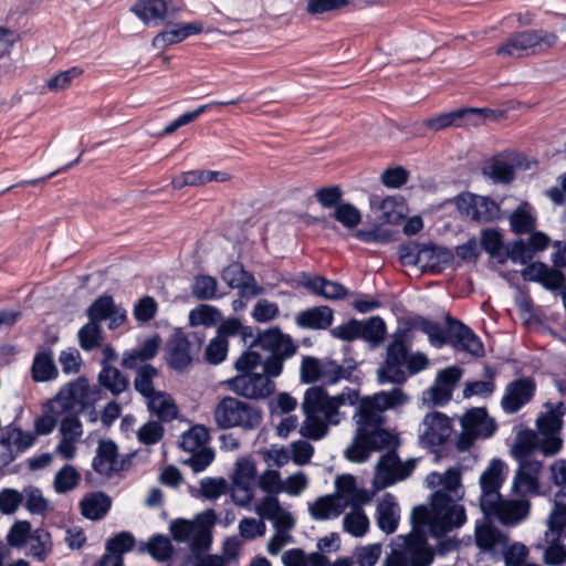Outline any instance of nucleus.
<instances>
[{
	"label": "nucleus",
	"instance_id": "nucleus-40",
	"mask_svg": "<svg viewBox=\"0 0 566 566\" xmlns=\"http://www.w3.org/2000/svg\"><path fill=\"white\" fill-rule=\"evenodd\" d=\"M146 399L150 412L156 415L161 421H170L177 417L178 408L166 392L155 391Z\"/></svg>",
	"mask_w": 566,
	"mask_h": 566
},
{
	"label": "nucleus",
	"instance_id": "nucleus-8",
	"mask_svg": "<svg viewBox=\"0 0 566 566\" xmlns=\"http://www.w3.org/2000/svg\"><path fill=\"white\" fill-rule=\"evenodd\" d=\"M557 35L544 30H527L509 38L496 50L504 57H521L528 54L545 52L557 42Z\"/></svg>",
	"mask_w": 566,
	"mask_h": 566
},
{
	"label": "nucleus",
	"instance_id": "nucleus-1",
	"mask_svg": "<svg viewBox=\"0 0 566 566\" xmlns=\"http://www.w3.org/2000/svg\"><path fill=\"white\" fill-rule=\"evenodd\" d=\"M429 489H437L431 495L430 507L416 506L410 515L411 532L397 536L382 566H429L433 552L427 544L429 536L440 538L465 521V510L458 502L464 491L459 468H449L443 473L431 472L426 478Z\"/></svg>",
	"mask_w": 566,
	"mask_h": 566
},
{
	"label": "nucleus",
	"instance_id": "nucleus-12",
	"mask_svg": "<svg viewBox=\"0 0 566 566\" xmlns=\"http://www.w3.org/2000/svg\"><path fill=\"white\" fill-rule=\"evenodd\" d=\"M418 464L417 458L401 460L396 451H388L380 457L374 476L377 490L386 489L397 482L408 479Z\"/></svg>",
	"mask_w": 566,
	"mask_h": 566
},
{
	"label": "nucleus",
	"instance_id": "nucleus-3",
	"mask_svg": "<svg viewBox=\"0 0 566 566\" xmlns=\"http://www.w3.org/2000/svg\"><path fill=\"white\" fill-rule=\"evenodd\" d=\"M547 411L536 419L537 433L532 430L520 431L511 453L518 462L530 460L528 455L541 450L545 455H554L563 447L560 430L566 406L563 402L547 403Z\"/></svg>",
	"mask_w": 566,
	"mask_h": 566
},
{
	"label": "nucleus",
	"instance_id": "nucleus-5",
	"mask_svg": "<svg viewBox=\"0 0 566 566\" xmlns=\"http://www.w3.org/2000/svg\"><path fill=\"white\" fill-rule=\"evenodd\" d=\"M357 428L352 443L345 449V458L352 462H365L371 451H378L397 443L395 434L382 428L384 418L357 415Z\"/></svg>",
	"mask_w": 566,
	"mask_h": 566
},
{
	"label": "nucleus",
	"instance_id": "nucleus-25",
	"mask_svg": "<svg viewBox=\"0 0 566 566\" xmlns=\"http://www.w3.org/2000/svg\"><path fill=\"white\" fill-rule=\"evenodd\" d=\"M474 539L481 552L497 556L507 544L509 536L484 517L475 525Z\"/></svg>",
	"mask_w": 566,
	"mask_h": 566
},
{
	"label": "nucleus",
	"instance_id": "nucleus-18",
	"mask_svg": "<svg viewBox=\"0 0 566 566\" xmlns=\"http://www.w3.org/2000/svg\"><path fill=\"white\" fill-rule=\"evenodd\" d=\"M344 369L332 360H319L314 357H306L302 361V380L307 384L322 382L335 385L344 377Z\"/></svg>",
	"mask_w": 566,
	"mask_h": 566
},
{
	"label": "nucleus",
	"instance_id": "nucleus-61",
	"mask_svg": "<svg viewBox=\"0 0 566 566\" xmlns=\"http://www.w3.org/2000/svg\"><path fill=\"white\" fill-rule=\"evenodd\" d=\"M333 218L346 228H355L361 222L360 211L348 202H342L332 213Z\"/></svg>",
	"mask_w": 566,
	"mask_h": 566
},
{
	"label": "nucleus",
	"instance_id": "nucleus-60",
	"mask_svg": "<svg viewBox=\"0 0 566 566\" xmlns=\"http://www.w3.org/2000/svg\"><path fill=\"white\" fill-rule=\"evenodd\" d=\"M335 496H339L340 501L347 504H356L358 501V490L354 476L342 475L335 481Z\"/></svg>",
	"mask_w": 566,
	"mask_h": 566
},
{
	"label": "nucleus",
	"instance_id": "nucleus-42",
	"mask_svg": "<svg viewBox=\"0 0 566 566\" xmlns=\"http://www.w3.org/2000/svg\"><path fill=\"white\" fill-rule=\"evenodd\" d=\"M536 221L535 209L528 202H522L510 216L511 229L517 234L532 232Z\"/></svg>",
	"mask_w": 566,
	"mask_h": 566
},
{
	"label": "nucleus",
	"instance_id": "nucleus-62",
	"mask_svg": "<svg viewBox=\"0 0 566 566\" xmlns=\"http://www.w3.org/2000/svg\"><path fill=\"white\" fill-rule=\"evenodd\" d=\"M528 548L520 542L505 544L504 549L500 552L504 559L505 566H523L528 556Z\"/></svg>",
	"mask_w": 566,
	"mask_h": 566
},
{
	"label": "nucleus",
	"instance_id": "nucleus-11",
	"mask_svg": "<svg viewBox=\"0 0 566 566\" xmlns=\"http://www.w3.org/2000/svg\"><path fill=\"white\" fill-rule=\"evenodd\" d=\"M460 422L462 431L457 440L460 451L469 450L478 439L492 437L496 430L495 421L484 408H473L467 411Z\"/></svg>",
	"mask_w": 566,
	"mask_h": 566
},
{
	"label": "nucleus",
	"instance_id": "nucleus-9",
	"mask_svg": "<svg viewBox=\"0 0 566 566\" xmlns=\"http://www.w3.org/2000/svg\"><path fill=\"white\" fill-rule=\"evenodd\" d=\"M7 542L12 547H25L27 555L40 562L44 560L52 551L50 533L43 528L31 530L27 521H18L11 526Z\"/></svg>",
	"mask_w": 566,
	"mask_h": 566
},
{
	"label": "nucleus",
	"instance_id": "nucleus-58",
	"mask_svg": "<svg viewBox=\"0 0 566 566\" xmlns=\"http://www.w3.org/2000/svg\"><path fill=\"white\" fill-rule=\"evenodd\" d=\"M80 346L84 350H92L101 345L102 329L97 322L88 319V322L78 331Z\"/></svg>",
	"mask_w": 566,
	"mask_h": 566
},
{
	"label": "nucleus",
	"instance_id": "nucleus-41",
	"mask_svg": "<svg viewBox=\"0 0 566 566\" xmlns=\"http://www.w3.org/2000/svg\"><path fill=\"white\" fill-rule=\"evenodd\" d=\"M345 503L339 496L325 495L318 497L311 506L310 511L315 520H329L339 516L345 510Z\"/></svg>",
	"mask_w": 566,
	"mask_h": 566
},
{
	"label": "nucleus",
	"instance_id": "nucleus-4",
	"mask_svg": "<svg viewBox=\"0 0 566 566\" xmlns=\"http://www.w3.org/2000/svg\"><path fill=\"white\" fill-rule=\"evenodd\" d=\"M266 464V470L259 476L258 486L266 493V496L256 507L258 514L268 520H273L277 530L276 539L281 541L283 527V513L281 511L277 494L283 492V480L280 468L283 465V447L272 446L261 452ZM269 552L276 555L280 552V543H271Z\"/></svg>",
	"mask_w": 566,
	"mask_h": 566
},
{
	"label": "nucleus",
	"instance_id": "nucleus-27",
	"mask_svg": "<svg viewBox=\"0 0 566 566\" xmlns=\"http://www.w3.org/2000/svg\"><path fill=\"white\" fill-rule=\"evenodd\" d=\"M535 385L530 378H522L507 385L501 406L507 413L517 412L533 397Z\"/></svg>",
	"mask_w": 566,
	"mask_h": 566
},
{
	"label": "nucleus",
	"instance_id": "nucleus-48",
	"mask_svg": "<svg viewBox=\"0 0 566 566\" xmlns=\"http://www.w3.org/2000/svg\"><path fill=\"white\" fill-rule=\"evenodd\" d=\"M209 440V431L203 426H193L184 432L179 440V446L187 452H195L205 449Z\"/></svg>",
	"mask_w": 566,
	"mask_h": 566
},
{
	"label": "nucleus",
	"instance_id": "nucleus-16",
	"mask_svg": "<svg viewBox=\"0 0 566 566\" xmlns=\"http://www.w3.org/2000/svg\"><path fill=\"white\" fill-rule=\"evenodd\" d=\"M202 340L199 333H176L169 342V365L177 370L188 367L193 356L200 352Z\"/></svg>",
	"mask_w": 566,
	"mask_h": 566
},
{
	"label": "nucleus",
	"instance_id": "nucleus-14",
	"mask_svg": "<svg viewBox=\"0 0 566 566\" xmlns=\"http://www.w3.org/2000/svg\"><path fill=\"white\" fill-rule=\"evenodd\" d=\"M410 400V397L401 389L394 388L388 391H379L370 397H365L359 401L357 415L374 416L382 418L381 412L386 410H396Z\"/></svg>",
	"mask_w": 566,
	"mask_h": 566
},
{
	"label": "nucleus",
	"instance_id": "nucleus-33",
	"mask_svg": "<svg viewBox=\"0 0 566 566\" xmlns=\"http://www.w3.org/2000/svg\"><path fill=\"white\" fill-rule=\"evenodd\" d=\"M522 276L527 281L539 282L551 290L562 287L565 281L564 274L560 271L551 269L541 262L527 265L522 271Z\"/></svg>",
	"mask_w": 566,
	"mask_h": 566
},
{
	"label": "nucleus",
	"instance_id": "nucleus-51",
	"mask_svg": "<svg viewBox=\"0 0 566 566\" xmlns=\"http://www.w3.org/2000/svg\"><path fill=\"white\" fill-rule=\"evenodd\" d=\"M81 481V473L71 464L63 465L53 480L54 490L57 493H66L74 490Z\"/></svg>",
	"mask_w": 566,
	"mask_h": 566
},
{
	"label": "nucleus",
	"instance_id": "nucleus-46",
	"mask_svg": "<svg viewBox=\"0 0 566 566\" xmlns=\"http://www.w3.org/2000/svg\"><path fill=\"white\" fill-rule=\"evenodd\" d=\"M111 507V500L103 493H92L81 502L82 514L90 520L102 518Z\"/></svg>",
	"mask_w": 566,
	"mask_h": 566
},
{
	"label": "nucleus",
	"instance_id": "nucleus-29",
	"mask_svg": "<svg viewBox=\"0 0 566 566\" xmlns=\"http://www.w3.org/2000/svg\"><path fill=\"white\" fill-rule=\"evenodd\" d=\"M449 337L458 349L468 352L478 357L482 356L484 353L483 345L479 337L472 332V329L459 321L450 322Z\"/></svg>",
	"mask_w": 566,
	"mask_h": 566
},
{
	"label": "nucleus",
	"instance_id": "nucleus-54",
	"mask_svg": "<svg viewBox=\"0 0 566 566\" xmlns=\"http://www.w3.org/2000/svg\"><path fill=\"white\" fill-rule=\"evenodd\" d=\"M311 284V291L328 300H339L346 295V289L333 281H328L322 276H316L314 281L307 282Z\"/></svg>",
	"mask_w": 566,
	"mask_h": 566
},
{
	"label": "nucleus",
	"instance_id": "nucleus-22",
	"mask_svg": "<svg viewBox=\"0 0 566 566\" xmlns=\"http://www.w3.org/2000/svg\"><path fill=\"white\" fill-rule=\"evenodd\" d=\"M542 463L537 460H523L512 482V491L518 496L536 495L539 491Z\"/></svg>",
	"mask_w": 566,
	"mask_h": 566
},
{
	"label": "nucleus",
	"instance_id": "nucleus-13",
	"mask_svg": "<svg viewBox=\"0 0 566 566\" xmlns=\"http://www.w3.org/2000/svg\"><path fill=\"white\" fill-rule=\"evenodd\" d=\"M258 470L255 462L250 458L239 459L232 480L231 496L239 506H247L254 497L258 486Z\"/></svg>",
	"mask_w": 566,
	"mask_h": 566
},
{
	"label": "nucleus",
	"instance_id": "nucleus-30",
	"mask_svg": "<svg viewBox=\"0 0 566 566\" xmlns=\"http://www.w3.org/2000/svg\"><path fill=\"white\" fill-rule=\"evenodd\" d=\"M453 253L442 247L421 245L418 252V266L423 271L440 272L451 264Z\"/></svg>",
	"mask_w": 566,
	"mask_h": 566
},
{
	"label": "nucleus",
	"instance_id": "nucleus-43",
	"mask_svg": "<svg viewBox=\"0 0 566 566\" xmlns=\"http://www.w3.org/2000/svg\"><path fill=\"white\" fill-rule=\"evenodd\" d=\"M93 468L103 475L117 470V448L112 441H102L93 460Z\"/></svg>",
	"mask_w": 566,
	"mask_h": 566
},
{
	"label": "nucleus",
	"instance_id": "nucleus-32",
	"mask_svg": "<svg viewBox=\"0 0 566 566\" xmlns=\"http://www.w3.org/2000/svg\"><path fill=\"white\" fill-rule=\"evenodd\" d=\"M202 30L203 25L198 21L174 24L167 30L158 33L153 40V45L157 49H161L167 45L179 43L190 35L199 34Z\"/></svg>",
	"mask_w": 566,
	"mask_h": 566
},
{
	"label": "nucleus",
	"instance_id": "nucleus-19",
	"mask_svg": "<svg viewBox=\"0 0 566 566\" xmlns=\"http://www.w3.org/2000/svg\"><path fill=\"white\" fill-rule=\"evenodd\" d=\"M418 432L419 440L422 446H441L451 436L452 423L451 420L441 412H429L419 424Z\"/></svg>",
	"mask_w": 566,
	"mask_h": 566
},
{
	"label": "nucleus",
	"instance_id": "nucleus-24",
	"mask_svg": "<svg viewBox=\"0 0 566 566\" xmlns=\"http://www.w3.org/2000/svg\"><path fill=\"white\" fill-rule=\"evenodd\" d=\"M458 207L467 218L483 222L494 220L500 211L499 206L493 200L471 193L460 197Z\"/></svg>",
	"mask_w": 566,
	"mask_h": 566
},
{
	"label": "nucleus",
	"instance_id": "nucleus-57",
	"mask_svg": "<svg viewBox=\"0 0 566 566\" xmlns=\"http://www.w3.org/2000/svg\"><path fill=\"white\" fill-rule=\"evenodd\" d=\"M403 366V364L385 360L377 370L378 382L381 385L403 382L407 378Z\"/></svg>",
	"mask_w": 566,
	"mask_h": 566
},
{
	"label": "nucleus",
	"instance_id": "nucleus-28",
	"mask_svg": "<svg viewBox=\"0 0 566 566\" xmlns=\"http://www.w3.org/2000/svg\"><path fill=\"white\" fill-rule=\"evenodd\" d=\"M461 376L462 370L455 366L440 370L433 386L427 391L428 399L434 405L447 403L451 399L454 387L461 379Z\"/></svg>",
	"mask_w": 566,
	"mask_h": 566
},
{
	"label": "nucleus",
	"instance_id": "nucleus-34",
	"mask_svg": "<svg viewBox=\"0 0 566 566\" xmlns=\"http://www.w3.org/2000/svg\"><path fill=\"white\" fill-rule=\"evenodd\" d=\"M230 175L218 170H190L172 179L174 188L181 189L186 186H202L208 182H226L230 180Z\"/></svg>",
	"mask_w": 566,
	"mask_h": 566
},
{
	"label": "nucleus",
	"instance_id": "nucleus-7",
	"mask_svg": "<svg viewBox=\"0 0 566 566\" xmlns=\"http://www.w3.org/2000/svg\"><path fill=\"white\" fill-rule=\"evenodd\" d=\"M218 427L222 429L240 427L244 430H253L261 423L260 410L234 397L221 399L213 411Z\"/></svg>",
	"mask_w": 566,
	"mask_h": 566
},
{
	"label": "nucleus",
	"instance_id": "nucleus-31",
	"mask_svg": "<svg viewBox=\"0 0 566 566\" xmlns=\"http://www.w3.org/2000/svg\"><path fill=\"white\" fill-rule=\"evenodd\" d=\"M400 521V507L395 496L386 494L377 505V526L386 534L396 532Z\"/></svg>",
	"mask_w": 566,
	"mask_h": 566
},
{
	"label": "nucleus",
	"instance_id": "nucleus-44",
	"mask_svg": "<svg viewBox=\"0 0 566 566\" xmlns=\"http://www.w3.org/2000/svg\"><path fill=\"white\" fill-rule=\"evenodd\" d=\"M63 415L52 399L48 400L42 405L41 415L34 420V432L38 436L52 433Z\"/></svg>",
	"mask_w": 566,
	"mask_h": 566
},
{
	"label": "nucleus",
	"instance_id": "nucleus-53",
	"mask_svg": "<svg viewBox=\"0 0 566 566\" xmlns=\"http://www.w3.org/2000/svg\"><path fill=\"white\" fill-rule=\"evenodd\" d=\"M485 373V380H475L465 384V387L463 389V398L468 399L473 396L489 397L495 391V371L492 368L486 367Z\"/></svg>",
	"mask_w": 566,
	"mask_h": 566
},
{
	"label": "nucleus",
	"instance_id": "nucleus-2",
	"mask_svg": "<svg viewBox=\"0 0 566 566\" xmlns=\"http://www.w3.org/2000/svg\"><path fill=\"white\" fill-rule=\"evenodd\" d=\"M358 401L359 394L353 388H345L335 396L328 395L322 387L308 388L302 402L305 419L300 426V434L314 441L325 438L328 427L339 424L345 418L343 408L355 406Z\"/></svg>",
	"mask_w": 566,
	"mask_h": 566
},
{
	"label": "nucleus",
	"instance_id": "nucleus-36",
	"mask_svg": "<svg viewBox=\"0 0 566 566\" xmlns=\"http://www.w3.org/2000/svg\"><path fill=\"white\" fill-rule=\"evenodd\" d=\"M489 112L488 109L480 108H462L449 113L439 114L426 122V125L431 130L438 132L450 126H459L463 123H468V118L471 116H480L483 113Z\"/></svg>",
	"mask_w": 566,
	"mask_h": 566
},
{
	"label": "nucleus",
	"instance_id": "nucleus-39",
	"mask_svg": "<svg viewBox=\"0 0 566 566\" xmlns=\"http://www.w3.org/2000/svg\"><path fill=\"white\" fill-rule=\"evenodd\" d=\"M547 536L557 533L558 536H566V486L556 493L554 509L547 522Z\"/></svg>",
	"mask_w": 566,
	"mask_h": 566
},
{
	"label": "nucleus",
	"instance_id": "nucleus-59",
	"mask_svg": "<svg viewBox=\"0 0 566 566\" xmlns=\"http://www.w3.org/2000/svg\"><path fill=\"white\" fill-rule=\"evenodd\" d=\"M136 369L137 371L134 380L135 388L140 395L147 398L155 392L153 379L157 376V370L148 364L142 365Z\"/></svg>",
	"mask_w": 566,
	"mask_h": 566
},
{
	"label": "nucleus",
	"instance_id": "nucleus-56",
	"mask_svg": "<svg viewBox=\"0 0 566 566\" xmlns=\"http://www.w3.org/2000/svg\"><path fill=\"white\" fill-rule=\"evenodd\" d=\"M2 434L18 452H24L30 449L35 443L38 437L34 431H22L19 428H7Z\"/></svg>",
	"mask_w": 566,
	"mask_h": 566
},
{
	"label": "nucleus",
	"instance_id": "nucleus-21",
	"mask_svg": "<svg viewBox=\"0 0 566 566\" xmlns=\"http://www.w3.org/2000/svg\"><path fill=\"white\" fill-rule=\"evenodd\" d=\"M493 502V505L481 506V509L486 516L492 515L503 524L515 525L528 513V502L524 499L504 500L499 495Z\"/></svg>",
	"mask_w": 566,
	"mask_h": 566
},
{
	"label": "nucleus",
	"instance_id": "nucleus-17",
	"mask_svg": "<svg viewBox=\"0 0 566 566\" xmlns=\"http://www.w3.org/2000/svg\"><path fill=\"white\" fill-rule=\"evenodd\" d=\"M80 413L66 412L59 419V442L55 452L64 460L75 458L77 443L83 436V424Z\"/></svg>",
	"mask_w": 566,
	"mask_h": 566
},
{
	"label": "nucleus",
	"instance_id": "nucleus-49",
	"mask_svg": "<svg viewBox=\"0 0 566 566\" xmlns=\"http://www.w3.org/2000/svg\"><path fill=\"white\" fill-rule=\"evenodd\" d=\"M369 518L360 507H355L343 518L344 530L355 537L364 536L369 530Z\"/></svg>",
	"mask_w": 566,
	"mask_h": 566
},
{
	"label": "nucleus",
	"instance_id": "nucleus-55",
	"mask_svg": "<svg viewBox=\"0 0 566 566\" xmlns=\"http://www.w3.org/2000/svg\"><path fill=\"white\" fill-rule=\"evenodd\" d=\"M483 174L495 182H509L513 179L514 168L506 160L494 158L484 166Z\"/></svg>",
	"mask_w": 566,
	"mask_h": 566
},
{
	"label": "nucleus",
	"instance_id": "nucleus-35",
	"mask_svg": "<svg viewBox=\"0 0 566 566\" xmlns=\"http://www.w3.org/2000/svg\"><path fill=\"white\" fill-rule=\"evenodd\" d=\"M168 10L169 4L165 0H138L132 7V12L147 25L159 24L166 18Z\"/></svg>",
	"mask_w": 566,
	"mask_h": 566
},
{
	"label": "nucleus",
	"instance_id": "nucleus-47",
	"mask_svg": "<svg viewBox=\"0 0 566 566\" xmlns=\"http://www.w3.org/2000/svg\"><path fill=\"white\" fill-rule=\"evenodd\" d=\"M57 369L50 352L38 353L33 359L32 378L35 381H48L55 378Z\"/></svg>",
	"mask_w": 566,
	"mask_h": 566
},
{
	"label": "nucleus",
	"instance_id": "nucleus-64",
	"mask_svg": "<svg viewBox=\"0 0 566 566\" xmlns=\"http://www.w3.org/2000/svg\"><path fill=\"white\" fill-rule=\"evenodd\" d=\"M147 551L156 560L165 562L171 557L174 547L167 536L155 535L149 539Z\"/></svg>",
	"mask_w": 566,
	"mask_h": 566
},
{
	"label": "nucleus",
	"instance_id": "nucleus-26",
	"mask_svg": "<svg viewBox=\"0 0 566 566\" xmlns=\"http://www.w3.org/2000/svg\"><path fill=\"white\" fill-rule=\"evenodd\" d=\"M87 316L97 323L107 321L108 328L115 329L125 322L127 312L117 305L112 296L102 295L87 308Z\"/></svg>",
	"mask_w": 566,
	"mask_h": 566
},
{
	"label": "nucleus",
	"instance_id": "nucleus-10",
	"mask_svg": "<svg viewBox=\"0 0 566 566\" xmlns=\"http://www.w3.org/2000/svg\"><path fill=\"white\" fill-rule=\"evenodd\" d=\"M97 398L98 390L91 387L85 378H77L62 387L52 400L63 413H82Z\"/></svg>",
	"mask_w": 566,
	"mask_h": 566
},
{
	"label": "nucleus",
	"instance_id": "nucleus-52",
	"mask_svg": "<svg viewBox=\"0 0 566 566\" xmlns=\"http://www.w3.org/2000/svg\"><path fill=\"white\" fill-rule=\"evenodd\" d=\"M99 384L113 395H118L127 388V380L122 373L109 365L103 366L98 375Z\"/></svg>",
	"mask_w": 566,
	"mask_h": 566
},
{
	"label": "nucleus",
	"instance_id": "nucleus-20",
	"mask_svg": "<svg viewBox=\"0 0 566 566\" xmlns=\"http://www.w3.org/2000/svg\"><path fill=\"white\" fill-rule=\"evenodd\" d=\"M255 346L268 354L264 368L270 375L279 376L283 365V334L281 329L274 327L262 332L255 340Z\"/></svg>",
	"mask_w": 566,
	"mask_h": 566
},
{
	"label": "nucleus",
	"instance_id": "nucleus-45",
	"mask_svg": "<svg viewBox=\"0 0 566 566\" xmlns=\"http://www.w3.org/2000/svg\"><path fill=\"white\" fill-rule=\"evenodd\" d=\"M379 210L381 222L392 224L401 221L409 212L405 200L396 196L385 198L379 205Z\"/></svg>",
	"mask_w": 566,
	"mask_h": 566
},
{
	"label": "nucleus",
	"instance_id": "nucleus-50",
	"mask_svg": "<svg viewBox=\"0 0 566 566\" xmlns=\"http://www.w3.org/2000/svg\"><path fill=\"white\" fill-rule=\"evenodd\" d=\"M565 537L566 536H558L557 533L547 536V531L545 532L544 541L547 544L543 556L545 564L558 566L566 562V547L560 543V539Z\"/></svg>",
	"mask_w": 566,
	"mask_h": 566
},
{
	"label": "nucleus",
	"instance_id": "nucleus-23",
	"mask_svg": "<svg viewBox=\"0 0 566 566\" xmlns=\"http://www.w3.org/2000/svg\"><path fill=\"white\" fill-rule=\"evenodd\" d=\"M505 463L499 459L490 462L488 468L480 476L481 499L480 506L493 505V501L497 499L500 489L505 480Z\"/></svg>",
	"mask_w": 566,
	"mask_h": 566
},
{
	"label": "nucleus",
	"instance_id": "nucleus-37",
	"mask_svg": "<svg viewBox=\"0 0 566 566\" xmlns=\"http://www.w3.org/2000/svg\"><path fill=\"white\" fill-rule=\"evenodd\" d=\"M295 322L303 328L326 329L333 323V311L328 306H315L300 312Z\"/></svg>",
	"mask_w": 566,
	"mask_h": 566
},
{
	"label": "nucleus",
	"instance_id": "nucleus-38",
	"mask_svg": "<svg viewBox=\"0 0 566 566\" xmlns=\"http://www.w3.org/2000/svg\"><path fill=\"white\" fill-rule=\"evenodd\" d=\"M159 346V337L147 338L139 348L124 353L122 365L126 368H137L139 364L154 358L158 353Z\"/></svg>",
	"mask_w": 566,
	"mask_h": 566
},
{
	"label": "nucleus",
	"instance_id": "nucleus-6",
	"mask_svg": "<svg viewBox=\"0 0 566 566\" xmlns=\"http://www.w3.org/2000/svg\"><path fill=\"white\" fill-rule=\"evenodd\" d=\"M214 520L213 511H207L192 521L177 518L169 524V532L176 542L188 544L192 552L206 551L211 542L210 527Z\"/></svg>",
	"mask_w": 566,
	"mask_h": 566
},
{
	"label": "nucleus",
	"instance_id": "nucleus-63",
	"mask_svg": "<svg viewBox=\"0 0 566 566\" xmlns=\"http://www.w3.org/2000/svg\"><path fill=\"white\" fill-rule=\"evenodd\" d=\"M222 280L231 287L245 290L252 277L238 263H232L222 271Z\"/></svg>",
	"mask_w": 566,
	"mask_h": 566
},
{
	"label": "nucleus",
	"instance_id": "nucleus-15",
	"mask_svg": "<svg viewBox=\"0 0 566 566\" xmlns=\"http://www.w3.org/2000/svg\"><path fill=\"white\" fill-rule=\"evenodd\" d=\"M262 368L263 374H241L233 377L229 382L231 390L240 396L253 399L270 396L275 389L272 380L274 376L270 375L264 366Z\"/></svg>",
	"mask_w": 566,
	"mask_h": 566
}]
</instances>
